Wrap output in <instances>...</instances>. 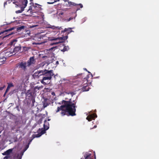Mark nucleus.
<instances>
[{
  "label": "nucleus",
  "instance_id": "a19ab883",
  "mask_svg": "<svg viewBox=\"0 0 159 159\" xmlns=\"http://www.w3.org/2000/svg\"><path fill=\"white\" fill-rule=\"evenodd\" d=\"M52 95H55V93H54V92H52Z\"/></svg>",
  "mask_w": 159,
  "mask_h": 159
},
{
  "label": "nucleus",
  "instance_id": "e433bc0d",
  "mask_svg": "<svg viewBox=\"0 0 159 159\" xmlns=\"http://www.w3.org/2000/svg\"><path fill=\"white\" fill-rule=\"evenodd\" d=\"M70 93L71 94L72 96H73L75 94L74 93V92H71Z\"/></svg>",
  "mask_w": 159,
  "mask_h": 159
},
{
  "label": "nucleus",
  "instance_id": "58836bf2",
  "mask_svg": "<svg viewBox=\"0 0 159 159\" xmlns=\"http://www.w3.org/2000/svg\"><path fill=\"white\" fill-rule=\"evenodd\" d=\"M64 1L65 2H68V3L69 2V0H64Z\"/></svg>",
  "mask_w": 159,
  "mask_h": 159
},
{
  "label": "nucleus",
  "instance_id": "c03bdc74",
  "mask_svg": "<svg viewBox=\"0 0 159 159\" xmlns=\"http://www.w3.org/2000/svg\"><path fill=\"white\" fill-rule=\"evenodd\" d=\"M45 57H47V58L48 57L47 56H43V58H44Z\"/></svg>",
  "mask_w": 159,
  "mask_h": 159
},
{
  "label": "nucleus",
  "instance_id": "8fccbe9b",
  "mask_svg": "<svg viewBox=\"0 0 159 159\" xmlns=\"http://www.w3.org/2000/svg\"><path fill=\"white\" fill-rule=\"evenodd\" d=\"M1 44H0V46L1 45Z\"/></svg>",
  "mask_w": 159,
  "mask_h": 159
},
{
  "label": "nucleus",
  "instance_id": "473e14b6",
  "mask_svg": "<svg viewBox=\"0 0 159 159\" xmlns=\"http://www.w3.org/2000/svg\"><path fill=\"white\" fill-rule=\"evenodd\" d=\"M26 94L28 95H30L29 96H30L32 95V93H29V92H27L26 93Z\"/></svg>",
  "mask_w": 159,
  "mask_h": 159
},
{
  "label": "nucleus",
  "instance_id": "4c0bfd02",
  "mask_svg": "<svg viewBox=\"0 0 159 159\" xmlns=\"http://www.w3.org/2000/svg\"><path fill=\"white\" fill-rule=\"evenodd\" d=\"M7 4V2H5L4 3V7H5V6Z\"/></svg>",
  "mask_w": 159,
  "mask_h": 159
},
{
  "label": "nucleus",
  "instance_id": "ddd939ff",
  "mask_svg": "<svg viewBox=\"0 0 159 159\" xmlns=\"http://www.w3.org/2000/svg\"><path fill=\"white\" fill-rule=\"evenodd\" d=\"M92 154L88 152H86L84 155V158L83 157L80 159H92L91 158Z\"/></svg>",
  "mask_w": 159,
  "mask_h": 159
},
{
  "label": "nucleus",
  "instance_id": "393cba45",
  "mask_svg": "<svg viewBox=\"0 0 159 159\" xmlns=\"http://www.w3.org/2000/svg\"><path fill=\"white\" fill-rule=\"evenodd\" d=\"M41 135L39 134V133H38L37 134H33L32 136V137L34 139L35 138H38L41 136Z\"/></svg>",
  "mask_w": 159,
  "mask_h": 159
},
{
  "label": "nucleus",
  "instance_id": "f03ea898",
  "mask_svg": "<svg viewBox=\"0 0 159 159\" xmlns=\"http://www.w3.org/2000/svg\"><path fill=\"white\" fill-rule=\"evenodd\" d=\"M43 79L41 81V83L44 84H46V83L44 81L46 80H51L52 78V76H54L55 78L56 75L53 73V71L52 70H48L46 69L43 70Z\"/></svg>",
  "mask_w": 159,
  "mask_h": 159
},
{
  "label": "nucleus",
  "instance_id": "cd10ccee",
  "mask_svg": "<svg viewBox=\"0 0 159 159\" xmlns=\"http://www.w3.org/2000/svg\"><path fill=\"white\" fill-rule=\"evenodd\" d=\"M57 1H59V0H57ZM57 1V0H54L53 2H47V3L48 4H52L54 2H56Z\"/></svg>",
  "mask_w": 159,
  "mask_h": 159
},
{
  "label": "nucleus",
  "instance_id": "4468645a",
  "mask_svg": "<svg viewBox=\"0 0 159 159\" xmlns=\"http://www.w3.org/2000/svg\"><path fill=\"white\" fill-rule=\"evenodd\" d=\"M13 148H11L7 150L6 151L2 153V154L3 156L8 155L9 156L12 153Z\"/></svg>",
  "mask_w": 159,
  "mask_h": 159
},
{
  "label": "nucleus",
  "instance_id": "b1692460",
  "mask_svg": "<svg viewBox=\"0 0 159 159\" xmlns=\"http://www.w3.org/2000/svg\"><path fill=\"white\" fill-rule=\"evenodd\" d=\"M63 43V41H57L56 42H54V43H51L50 44V45H54L57 44H58L59 43Z\"/></svg>",
  "mask_w": 159,
  "mask_h": 159
},
{
  "label": "nucleus",
  "instance_id": "7c9ffc66",
  "mask_svg": "<svg viewBox=\"0 0 159 159\" xmlns=\"http://www.w3.org/2000/svg\"><path fill=\"white\" fill-rule=\"evenodd\" d=\"M10 157L8 155H6L5 157H4V159H7L9 158H10Z\"/></svg>",
  "mask_w": 159,
  "mask_h": 159
},
{
  "label": "nucleus",
  "instance_id": "39448f33",
  "mask_svg": "<svg viewBox=\"0 0 159 159\" xmlns=\"http://www.w3.org/2000/svg\"><path fill=\"white\" fill-rule=\"evenodd\" d=\"M15 28V27H12L9 29L6 30H4V31H2L1 32H0V35H2V34H5L6 35L2 37L3 39H4L7 37H9V36L11 35L12 34H14L16 33V32H12L10 33L7 34V32L8 31H11L12 30H13Z\"/></svg>",
  "mask_w": 159,
  "mask_h": 159
},
{
  "label": "nucleus",
  "instance_id": "5701e85b",
  "mask_svg": "<svg viewBox=\"0 0 159 159\" xmlns=\"http://www.w3.org/2000/svg\"><path fill=\"white\" fill-rule=\"evenodd\" d=\"M94 118L93 116L92 115H89L87 116L86 119L89 121H91Z\"/></svg>",
  "mask_w": 159,
  "mask_h": 159
},
{
  "label": "nucleus",
  "instance_id": "a18cd8bd",
  "mask_svg": "<svg viewBox=\"0 0 159 159\" xmlns=\"http://www.w3.org/2000/svg\"><path fill=\"white\" fill-rule=\"evenodd\" d=\"M33 44H39V43H33Z\"/></svg>",
  "mask_w": 159,
  "mask_h": 159
},
{
  "label": "nucleus",
  "instance_id": "aec40b11",
  "mask_svg": "<svg viewBox=\"0 0 159 159\" xmlns=\"http://www.w3.org/2000/svg\"><path fill=\"white\" fill-rule=\"evenodd\" d=\"M75 6L76 8V11L80 10V8H81L83 7V6L82 4L81 3L78 4H76V5Z\"/></svg>",
  "mask_w": 159,
  "mask_h": 159
},
{
  "label": "nucleus",
  "instance_id": "423d86ee",
  "mask_svg": "<svg viewBox=\"0 0 159 159\" xmlns=\"http://www.w3.org/2000/svg\"><path fill=\"white\" fill-rule=\"evenodd\" d=\"M43 70H38L35 72L33 75V76L35 79H43Z\"/></svg>",
  "mask_w": 159,
  "mask_h": 159
},
{
  "label": "nucleus",
  "instance_id": "7ed1b4c3",
  "mask_svg": "<svg viewBox=\"0 0 159 159\" xmlns=\"http://www.w3.org/2000/svg\"><path fill=\"white\" fill-rule=\"evenodd\" d=\"M41 6L37 3H35L34 5L33 4L32 6H31L29 7V9L27 11V12H30L32 14V15L33 17L36 16L34 13L36 14L38 13V11L40 10Z\"/></svg>",
  "mask_w": 159,
  "mask_h": 159
},
{
  "label": "nucleus",
  "instance_id": "79ce46f5",
  "mask_svg": "<svg viewBox=\"0 0 159 159\" xmlns=\"http://www.w3.org/2000/svg\"><path fill=\"white\" fill-rule=\"evenodd\" d=\"M7 93H6V91H5V93H4V95H3V96H4V97H5V95H6V94Z\"/></svg>",
  "mask_w": 159,
  "mask_h": 159
},
{
  "label": "nucleus",
  "instance_id": "6e6552de",
  "mask_svg": "<svg viewBox=\"0 0 159 159\" xmlns=\"http://www.w3.org/2000/svg\"><path fill=\"white\" fill-rule=\"evenodd\" d=\"M68 36H63L62 37L60 38H55V37H51L49 38V39L50 41H63V42L65 41V40L66 39L68 38Z\"/></svg>",
  "mask_w": 159,
  "mask_h": 159
},
{
  "label": "nucleus",
  "instance_id": "9d476101",
  "mask_svg": "<svg viewBox=\"0 0 159 159\" xmlns=\"http://www.w3.org/2000/svg\"><path fill=\"white\" fill-rule=\"evenodd\" d=\"M34 62V57H31L27 62V67H29Z\"/></svg>",
  "mask_w": 159,
  "mask_h": 159
},
{
  "label": "nucleus",
  "instance_id": "a878e982",
  "mask_svg": "<svg viewBox=\"0 0 159 159\" xmlns=\"http://www.w3.org/2000/svg\"><path fill=\"white\" fill-rule=\"evenodd\" d=\"M17 41V40H16V39H13L10 43V45H13L14 46H15V44H14V43L15 42H16Z\"/></svg>",
  "mask_w": 159,
  "mask_h": 159
},
{
  "label": "nucleus",
  "instance_id": "09e8293b",
  "mask_svg": "<svg viewBox=\"0 0 159 159\" xmlns=\"http://www.w3.org/2000/svg\"><path fill=\"white\" fill-rule=\"evenodd\" d=\"M30 1L32 2V1H33V0H30Z\"/></svg>",
  "mask_w": 159,
  "mask_h": 159
},
{
  "label": "nucleus",
  "instance_id": "dca6fc26",
  "mask_svg": "<svg viewBox=\"0 0 159 159\" xmlns=\"http://www.w3.org/2000/svg\"><path fill=\"white\" fill-rule=\"evenodd\" d=\"M49 123L46 120L44 121L43 127L44 129L48 130L49 128Z\"/></svg>",
  "mask_w": 159,
  "mask_h": 159
},
{
  "label": "nucleus",
  "instance_id": "6ab92c4d",
  "mask_svg": "<svg viewBox=\"0 0 159 159\" xmlns=\"http://www.w3.org/2000/svg\"><path fill=\"white\" fill-rule=\"evenodd\" d=\"M47 130L45 129H40L38 131V133H39V134L42 135V134H45L46 133V131Z\"/></svg>",
  "mask_w": 159,
  "mask_h": 159
},
{
  "label": "nucleus",
  "instance_id": "49530a36",
  "mask_svg": "<svg viewBox=\"0 0 159 159\" xmlns=\"http://www.w3.org/2000/svg\"><path fill=\"white\" fill-rule=\"evenodd\" d=\"M96 127H97V125H95L94 126V127L93 128H96Z\"/></svg>",
  "mask_w": 159,
  "mask_h": 159
},
{
  "label": "nucleus",
  "instance_id": "de8ad7c7",
  "mask_svg": "<svg viewBox=\"0 0 159 159\" xmlns=\"http://www.w3.org/2000/svg\"><path fill=\"white\" fill-rule=\"evenodd\" d=\"M50 119H48V121H50Z\"/></svg>",
  "mask_w": 159,
  "mask_h": 159
},
{
  "label": "nucleus",
  "instance_id": "a211bd4d",
  "mask_svg": "<svg viewBox=\"0 0 159 159\" xmlns=\"http://www.w3.org/2000/svg\"><path fill=\"white\" fill-rule=\"evenodd\" d=\"M76 5V4L71 1L68 2L67 4H66V5L68 7H72L75 6Z\"/></svg>",
  "mask_w": 159,
  "mask_h": 159
},
{
  "label": "nucleus",
  "instance_id": "c85d7f7f",
  "mask_svg": "<svg viewBox=\"0 0 159 159\" xmlns=\"http://www.w3.org/2000/svg\"><path fill=\"white\" fill-rule=\"evenodd\" d=\"M38 26V25H30L29 26V27L30 28H33L35 27Z\"/></svg>",
  "mask_w": 159,
  "mask_h": 159
},
{
  "label": "nucleus",
  "instance_id": "f257e3e1",
  "mask_svg": "<svg viewBox=\"0 0 159 159\" xmlns=\"http://www.w3.org/2000/svg\"><path fill=\"white\" fill-rule=\"evenodd\" d=\"M59 104H61L62 105L57 107L56 110V112L61 111L60 114L62 116L66 115L74 116L76 115V102L72 103L71 99L68 101L63 100L61 102V103H59Z\"/></svg>",
  "mask_w": 159,
  "mask_h": 159
},
{
  "label": "nucleus",
  "instance_id": "412c9836",
  "mask_svg": "<svg viewBox=\"0 0 159 159\" xmlns=\"http://www.w3.org/2000/svg\"><path fill=\"white\" fill-rule=\"evenodd\" d=\"M25 26H21L20 27H18L16 28V31L18 32H20L22 30L24 29Z\"/></svg>",
  "mask_w": 159,
  "mask_h": 159
},
{
  "label": "nucleus",
  "instance_id": "1a4fd4ad",
  "mask_svg": "<svg viewBox=\"0 0 159 159\" xmlns=\"http://www.w3.org/2000/svg\"><path fill=\"white\" fill-rule=\"evenodd\" d=\"M18 67L19 68H21L24 71L26 70V67L27 66V63L26 62L22 61L18 64Z\"/></svg>",
  "mask_w": 159,
  "mask_h": 159
},
{
  "label": "nucleus",
  "instance_id": "20e7f679",
  "mask_svg": "<svg viewBox=\"0 0 159 159\" xmlns=\"http://www.w3.org/2000/svg\"><path fill=\"white\" fill-rule=\"evenodd\" d=\"M89 75H87V76L86 78H84V83L85 82H86V84L88 83H91V82H90L89 80H88L89 78ZM85 83H84L83 84V87L82 88L81 91H87L89 90L90 88L89 86H88V84H86L85 85Z\"/></svg>",
  "mask_w": 159,
  "mask_h": 159
},
{
  "label": "nucleus",
  "instance_id": "0eeeda50",
  "mask_svg": "<svg viewBox=\"0 0 159 159\" xmlns=\"http://www.w3.org/2000/svg\"><path fill=\"white\" fill-rule=\"evenodd\" d=\"M20 1L21 2L23 6L21 7V10H17L16 11V13L17 14L20 13L23 11L24 9L27 6L28 3L27 0H20Z\"/></svg>",
  "mask_w": 159,
  "mask_h": 159
},
{
  "label": "nucleus",
  "instance_id": "72a5a7b5",
  "mask_svg": "<svg viewBox=\"0 0 159 159\" xmlns=\"http://www.w3.org/2000/svg\"><path fill=\"white\" fill-rule=\"evenodd\" d=\"M23 48L24 50L25 51H27L28 49V48H26V47H24Z\"/></svg>",
  "mask_w": 159,
  "mask_h": 159
},
{
  "label": "nucleus",
  "instance_id": "f8f14e48",
  "mask_svg": "<svg viewBox=\"0 0 159 159\" xmlns=\"http://www.w3.org/2000/svg\"><path fill=\"white\" fill-rule=\"evenodd\" d=\"M73 28H65L64 30H62L61 32V33H64L66 32H67V34H69L70 33L73 32L74 31L72 30Z\"/></svg>",
  "mask_w": 159,
  "mask_h": 159
},
{
  "label": "nucleus",
  "instance_id": "c756f323",
  "mask_svg": "<svg viewBox=\"0 0 159 159\" xmlns=\"http://www.w3.org/2000/svg\"><path fill=\"white\" fill-rule=\"evenodd\" d=\"M10 89V88L8 86H7V89L6 90V93H7L9 91Z\"/></svg>",
  "mask_w": 159,
  "mask_h": 159
},
{
  "label": "nucleus",
  "instance_id": "f3484780",
  "mask_svg": "<svg viewBox=\"0 0 159 159\" xmlns=\"http://www.w3.org/2000/svg\"><path fill=\"white\" fill-rule=\"evenodd\" d=\"M48 26L46 27V28H51L53 29H57L58 30H61L62 29L61 27L55 26H51L50 25H48Z\"/></svg>",
  "mask_w": 159,
  "mask_h": 159
},
{
  "label": "nucleus",
  "instance_id": "c9c22d12",
  "mask_svg": "<svg viewBox=\"0 0 159 159\" xmlns=\"http://www.w3.org/2000/svg\"><path fill=\"white\" fill-rule=\"evenodd\" d=\"M4 87H0V90H2L3 89H4Z\"/></svg>",
  "mask_w": 159,
  "mask_h": 159
},
{
  "label": "nucleus",
  "instance_id": "4be33fe9",
  "mask_svg": "<svg viewBox=\"0 0 159 159\" xmlns=\"http://www.w3.org/2000/svg\"><path fill=\"white\" fill-rule=\"evenodd\" d=\"M69 49V48L68 46H64L63 49L61 50V51L64 52L68 51Z\"/></svg>",
  "mask_w": 159,
  "mask_h": 159
},
{
  "label": "nucleus",
  "instance_id": "37998d69",
  "mask_svg": "<svg viewBox=\"0 0 159 159\" xmlns=\"http://www.w3.org/2000/svg\"><path fill=\"white\" fill-rule=\"evenodd\" d=\"M59 64V62H58V61H57L56 62V64Z\"/></svg>",
  "mask_w": 159,
  "mask_h": 159
},
{
  "label": "nucleus",
  "instance_id": "9b49d317",
  "mask_svg": "<svg viewBox=\"0 0 159 159\" xmlns=\"http://www.w3.org/2000/svg\"><path fill=\"white\" fill-rule=\"evenodd\" d=\"M50 100L49 99L45 98L43 102V107L44 108L46 107L50 104Z\"/></svg>",
  "mask_w": 159,
  "mask_h": 159
},
{
  "label": "nucleus",
  "instance_id": "f704fd0d",
  "mask_svg": "<svg viewBox=\"0 0 159 159\" xmlns=\"http://www.w3.org/2000/svg\"><path fill=\"white\" fill-rule=\"evenodd\" d=\"M54 48V47H52V48H51L49 49V51H51L52 50H53Z\"/></svg>",
  "mask_w": 159,
  "mask_h": 159
},
{
  "label": "nucleus",
  "instance_id": "2eb2a0df",
  "mask_svg": "<svg viewBox=\"0 0 159 159\" xmlns=\"http://www.w3.org/2000/svg\"><path fill=\"white\" fill-rule=\"evenodd\" d=\"M21 48L20 44H19L18 46H15V48L13 50V52L15 53H17L18 52L20 51Z\"/></svg>",
  "mask_w": 159,
  "mask_h": 159
},
{
  "label": "nucleus",
  "instance_id": "2f4dec72",
  "mask_svg": "<svg viewBox=\"0 0 159 159\" xmlns=\"http://www.w3.org/2000/svg\"><path fill=\"white\" fill-rule=\"evenodd\" d=\"M73 19V17H70L67 20V21H69L70 20H72Z\"/></svg>",
  "mask_w": 159,
  "mask_h": 159
},
{
  "label": "nucleus",
  "instance_id": "bb28decb",
  "mask_svg": "<svg viewBox=\"0 0 159 159\" xmlns=\"http://www.w3.org/2000/svg\"><path fill=\"white\" fill-rule=\"evenodd\" d=\"M7 86H8L10 88L14 86V85L13 83H8Z\"/></svg>",
  "mask_w": 159,
  "mask_h": 159
},
{
  "label": "nucleus",
  "instance_id": "ea45409f",
  "mask_svg": "<svg viewBox=\"0 0 159 159\" xmlns=\"http://www.w3.org/2000/svg\"><path fill=\"white\" fill-rule=\"evenodd\" d=\"M84 70H86V71H88V73H90L89 71H88L87 70V69L86 68H84Z\"/></svg>",
  "mask_w": 159,
  "mask_h": 159
}]
</instances>
